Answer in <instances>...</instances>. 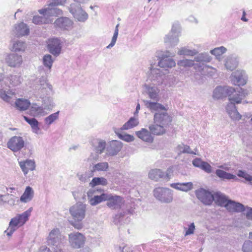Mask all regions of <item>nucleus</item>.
<instances>
[{
	"label": "nucleus",
	"mask_w": 252,
	"mask_h": 252,
	"mask_svg": "<svg viewBox=\"0 0 252 252\" xmlns=\"http://www.w3.org/2000/svg\"><path fill=\"white\" fill-rule=\"evenodd\" d=\"M86 212V205L81 202H78L71 206L69 213L73 220L69 221L70 224L75 228L80 230L83 227L81 221L85 218Z\"/></svg>",
	"instance_id": "1"
},
{
	"label": "nucleus",
	"mask_w": 252,
	"mask_h": 252,
	"mask_svg": "<svg viewBox=\"0 0 252 252\" xmlns=\"http://www.w3.org/2000/svg\"><path fill=\"white\" fill-rule=\"evenodd\" d=\"M0 97L4 101L10 103L11 105L15 104L16 107L21 111L27 110L31 105L29 100L19 98L16 99L15 92L12 90L6 91L3 90H0Z\"/></svg>",
	"instance_id": "2"
},
{
	"label": "nucleus",
	"mask_w": 252,
	"mask_h": 252,
	"mask_svg": "<svg viewBox=\"0 0 252 252\" xmlns=\"http://www.w3.org/2000/svg\"><path fill=\"white\" fill-rule=\"evenodd\" d=\"M47 244L54 252H63L62 242V235L60 229L54 228L49 233L47 238Z\"/></svg>",
	"instance_id": "3"
},
{
	"label": "nucleus",
	"mask_w": 252,
	"mask_h": 252,
	"mask_svg": "<svg viewBox=\"0 0 252 252\" xmlns=\"http://www.w3.org/2000/svg\"><path fill=\"white\" fill-rule=\"evenodd\" d=\"M181 35L180 25L178 22H174L170 32L165 35L164 41L166 45L172 47L178 44L179 37Z\"/></svg>",
	"instance_id": "4"
},
{
	"label": "nucleus",
	"mask_w": 252,
	"mask_h": 252,
	"mask_svg": "<svg viewBox=\"0 0 252 252\" xmlns=\"http://www.w3.org/2000/svg\"><path fill=\"white\" fill-rule=\"evenodd\" d=\"M89 198V202L92 206H95L97 204L106 201L108 197V193L104 192V190L98 188H91L87 192Z\"/></svg>",
	"instance_id": "5"
},
{
	"label": "nucleus",
	"mask_w": 252,
	"mask_h": 252,
	"mask_svg": "<svg viewBox=\"0 0 252 252\" xmlns=\"http://www.w3.org/2000/svg\"><path fill=\"white\" fill-rule=\"evenodd\" d=\"M153 192L155 198L161 203H170L173 201V191L169 188H156Z\"/></svg>",
	"instance_id": "6"
},
{
	"label": "nucleus",
	"mask_w": 252,
	"mask_h": 252,
	"mask_svg": "<svg viewBox=\"0 0 252 252\" xmlns=\"http://www.w3.org/2000/svg\"><path fill=\"white\" fill-rule=\"evenodd\" d=\"M174 53L168 51L160 52L158 53V65L159 67L164 68H172L176 65L175 61L171 57L174 56Z\"/></svg>",
	"instance_id": "7"
},
{
	"label": "nucleus",
	"mask_w": 252,
	"mask_h": 252,
	"mask_svg": "<svg viewBox=\"0 0 252 252\" xmlns=\"http://www.w3.org/2000/svg\"><path fill=\"white\" fill-rule=\"evenodd\" d=\"M248 95V92L246 90L241 88L237 89V92L235 94L229 97L230 103H228L226 107V110L228 114L236 109L235 104H239L241 102L242 100Z\"/></svg>",
	"instance_id": "8"
},
{
	"label": "nucleus",
	"mask_w": 252,
	"mask_h": 252,
	"mask_svg": "<svg viewBox=\"0 0 252 252\" xmlns=\"http://www.w3.org/2000/svg\"><path fill=\"white\" fill-rule=\"evenodd\" d=\"M35 90L36 94L41 98L53 94L52 85L47 82V78L44 77L39 79L38 84L35 86Z\"/></svg>",
	"instance_id": "9"
},
{
	"label": "nucleus",
	"mask_w": 252,
	"mask_h": 252,
	"mask_svg": "<svg viewBox=\"0 0 252 252\" xmlns=\"http://www.w3.org/2000/svg\"><path fill=\"white\" fill-rule=\"evenodd\" d=\"M154 65L152 63L151 64L148 79L154 85H159L164 83L165 75L159 69L154 68Z\"/></svg>",
	"instance_id": "10"
},
{
	"label": "nucleus",
	"mask_w": 252,
	"mask_h": 252,
	"mask_svg": "<svg viewBox=\"0 0 252 252\" xmlns=\"http://www.w3.org/2000/svg\"><path fill=\"white\" fill-rule=\"evenodd\" d=\"M69 10L73 15L74 18L79 22H85L88 19V14L82 8L79 4H71Z\"/></svg>",
	"instance_id": "11"
},
{
	"label": "nucleus",
	"mask_w": 252,
	"mask_h": 252,
	"mask_svg": "<svg viewBox=\"0 0 252 252\" xmlns=\"http://www.w3.org/2000/svg\"><path fill=\"white\" fill-rule=\"evenodd\" d=\"M212 60L211 57L207 53H202L198 54L194 58V61L199 63L198 64H195L194 68H196V66L198 67V70L203 73V70L204 69H207L208 68L213 69L215 70V68L212 67H210L208 65H206L204 63H209Z\"/></svg>",
	"instance_id": "12"
},
{
	"label": "nucleus",
	"mask_w": 252,
	"mask_h": 252,
	"mask_svg": "<svg viewBox=\"0 0 252 252\" xmlns=\"http://www.w3.org/2000/svg\"><path fill=\"white\" fill-rule=\"evenodd\" d=\"M237 92L232 87L228 86H218L214 90L213 97L215 99H221L227 96L229 97Z\"/></svg>",
	"instance_id": "13"
},
{
	"label": "nucleus",
	"mask_w": 252,
	"mask_h": 252,
	"mask_svg": "<svg viewBox=\"0 0 252 252\" xmlns=\"http://www.w3.org/2000/svg\"><path fill=\"white\" fill-rule=\"evenodd\" d=\"M172 121V117L167 113V110L156 112L154 116V122L167 128Z\"/></svg>",
	"instance_id": "14"
},
{
	"label": "nucleus",
	"mask_w": 252,
	"mask_h": 252,
	"mask_svg": "<svg viewBox=\"0 0 252 252\" xmlns=\"http://www.w3.org/2000/svg\"><path fill=\"white\" fill-rule=\"evenodd\" d=\"M68 241L72 248L79 249L84 246L86 238L80 232H72L68 235Z\"/></svg>",
	"instance_id": "15"
},
{
	"label": "nucleus",
	"mask_w": 252,
	"mask_h": 252,
	"mask_svg": "<svg viewBox=\"0 0 252 252\" xmlns=\"http://www.w3.org/2000/svg\"><path fill=\"white\" fill-rule=\"evenodd\" d=\"M195 194L197 199L205 205H210L213 202V194L203 188L196 189Z\"/></svg>",
	"instance_id": "16"
},
{
	"label": "nucleus",
	"mask_w": 252,
	"mask_h": 252,
	"mask_svg": "<svg viewBox=\"0 0 252 252\" xmlns=\"http://www.w3.org/2000/svg\"><path fill=\"white\" fill-rule=\"evenodd\" d=\"M231 83L234 85L244 86L247 83V76L244 70H237L230 76Z\"/></svg>",
	"instance_id": "17"
},
{
	"label": "nucleus",
	"mask_w": 252,
	"mask_h": 252,
	"mask_svg": "<svg viewBox=\"0 0 252 252\" xmlns=\"http://www.w3.org/2000/svg\"><path fill=\"white\" fill-rule=\"evenodd\" d=\"M24 146L25 141L21 136H14L7 142V147L14 152L19 151Z\"/></svg>",
	"instance_id": "18"
},
{
	"label": "nucleus",
	"mask_w": 252,
	"mask_h": 252,
	"mask_svg": "<svg viewBox=\"0 0 252 252\" xmlns=\"http://www.w3.org/2000/svg\"><path fill=\"white\" fill-rule=\"evenodd\" d=\"M62 42L58 38H53L49 39L48 49L51 54L57 57L61 52Z\"/></svg>",
	"instance_id": "19"
},
{
	"label": "nucleus",
	"mask_w": 252,
	"mask_h": 252,
	"mask_svg": "<svg viewBox=\"0 0 252 252\" xmlns=\"http://www.w3.org/2000/svg\"><path fill=\"white\" fill-rule=\"evenodd\" d=\"M108 196L106 205L111 209L121 208L124 205V200L123 197L118 195H113L111 194H108Z\"/></svg>",
	"instance_id": "20"
},
{
	"label": "nucleus",
	"mask_w": 252,
	"mask_h": 252,
	"mask_svg": "<svg viewBox=\"0 0 252 252\" xmlns=\"http://www.w3.org/2000/svg\"><path fill=\"white\" fill-rule=\"evenodd\" d=\"M39 14H45L48 18L51 20H53L52 17L58 16L62 14V10L58 7L56 5H50V3L47 8L41 9L38 10Z\"/></svg>",
	"instance_id": "21"
},
{
	"label": "nucleus",
	"mask_w": 252,
	"mask_h": 252,
	"mask_svg": "<svg viewBox=\"0 0 252 252\" xmlns=\"http://www.w3.org/2000/svg\"><path fill=\"white\" fill-rule=\"evenodd\" d=\"M54 24L56 29L61 30H67L71 27L72 22L67 17H61L57 19Z\"/></svg>",
	"instance_id": "22"
},
{
	"label": "nucleus",
	"mask_w": 252,
	"mask_h": 252,
	"mask_svg": "<svg viewBox=\"0 0 252 252\" xmlns=\"http://www.w3.org/2000/svg\"><path fill=\"white\" fill-rule=\"evenodd\" d=\"M122 146L121 142L117 140L112 141L106 147V154L111 156L116 155L120 151Z\"/></svg>",
	"instance_id": "23"
},
{
	"label": "nucleus",
	"mask_w": 252,
	"mask_h": 252,
	"mask_svg": "<svg viewBox=\"0 0 252 252\" xmlns=\"http://www.w3.org/2000/svg\"><path fill=\"white\" fill-rule=\"evenodd\" d=\"M5 61L9 66L17 67L20 66L22 63V57L21 55L12 53L7 56Z\"/></svg>",
	"instance_id": "24"
},
{
	"label": "nucleus",
	"mask_w": 252,
	"mask_h": 252,
	"mask_svg": "<svg viewBox=\"0 0 252 252\" xmlns=\"http://www.w3.org/2000/svg\"><path fill=\"white\" fill-rule=\"evenodd\" d=\"M13 32L17 37L28 35L29 29L27 25L23 22L15 25L13 30Z\"/></svg>",
	"instance_id": "25"
},
{
	"label": "nucleus",
	"mask_w": 252,
	"mask_h": 252,
	"mask_svg": "<svg viewBox=\"0 0 252 252\" xmlns=\"http://www.w3.org/2000/svg\"><path fill=\"white\" fill-rule=\"evenodd\" d=\"M19 164L25 175H26L29 171L34 170L35 168V162L32 159L19 161Z\"/></svg>",
	"instance_id": "26"
},
{
	"label": "nucleus",
	"mask_w": 252,
	"mask_h": 252,
	"mask_svg": "<svg viewBox=\"0 0 252 252\" xmlns=\"http://www.w3.org/2000/svg\"><path fill=\"white\" fill-rule=\"evenodd\" d=\"M106 142L101 139H94L92 141L94 151L97 154H101L106 149Z\"/></svg>",
	"instance_id": "27"
},
{
	"label": "nucleus",
	"mask_w": 252,
	"mask_h": 252,
	"mask_svg": "<svg viewBox=\"0 0 252 252\" xmlns=\"http://www.w3.org/2000/svg\"><path fill=\"white\" fill-rule=\"evenodd\" d=\"M224 65L227 70L232 71L238 64V59L235 55H230L225 59Z\"/></svg>",
	"instance_id": "28"
},
{
	"label": "nucleus",
	"mask_w": 252,
	"mask_h": 252,
	"mask_svg": "<svg viewBox=\"0 0 252 252\" xmlns=\"http://www.w3.org/2000/svg\"><path fill=\"white\" fill-rule=\"evenodd\" d=\"M225 208L231 212H241L245 211V206L243 204L230 200L225 204Z\"/></svg>",
	"instance_id": "29"
},
{
	"label": "nucleus",
	"mask_w": 252,
	"mask_h": 252,
	"mask_svg": "<svg viewBox=\"0 0 252 252\" xmlns=\"http://www.w3.org/2000/svg\"><path fill=\"white\" fill-rule=\"evenodd\" d=\"M136 135L144 141L148 143H152L153 141V137L150 131L146 128H142L140 130L136 131Z\"/></svg>",
	"instance_id": "30"
},
{
	"label": "nucleus",
	"mask_w": 252,
	"mask_h": 252,
	"mask_svg": "<svg viewBox=\"0 0 252 252\" xmlns=\"http://www.w3.org/2000/svg\"><path fill=\"white\" fill-rule=\"evenodd\" d=\"M144 102L145 106L152 112L154 111H156V112H162L166 109L163 105L158 102H151L148 100H144Z\"/></svg>",
	"instance_id": "31"
},
{
	"label": "nucleus",
	"mask_w": 252,
	"mask_h": 252,
	"mask_svg": "<svg viewBox=\"0 0 252 252\" xmlns=\"http://www.w3.org/2000/svg\"><path fill=\"white\" fill-rule=\"evenodd\" d=\"M149 129L151 134L156 135H161L166 132V128L161 125L154 123V124L149 126Z\"/></svg>",
	"instance_id": "32"
},
{
	"label": "nucleus",
	"mask_w": 252,
	"mask_h": 252,
	"mask_svg": "<svg viewBox=\"0 0 252 252\" xmlns=\"http://www.w3.org/2000/svg\"><path fill=\"white\" fill-rule=\"evenodd\" d=\"M213 201L220 206H224L229 200H228L226 196L220 192H216L213 194Z\"/></svg>",
	"instance_id": "33"
},
{
	"label": "nucleus",
	"mask_w": 252,
	"mask_h": 252,
	"mask_svg": "<svg viewBox=\"0 0 252 252\" xmlns=\"http://www.w3.org/2000/svg\"><path fill=\"white\" fill-rule=\"evenodd\" d=\"M170 187L177 190L187 192L192 189L193 184L191 182L177 183L170 184Z\"/></svg>",
	"instance_id": "34"
},
{
	"label": "nucleus",
	"mask_w": 252,
	"mask_h": 252,
	"mask_svg": "<svg viewBox=\"0 0 252 252\" xmlns=\"http://www.w3.org/2000/svg\"><path fill=\"white\" fill-rule=\"evenodd\" d=\"M33 195L34 191L32 188L28 186L26 188L23 194L20 197V201L23 203H27L32 200Z\"/></svg>",
	"instance_id": "35"
},
{
	"label": "nucleus",
	"mask_w": 252,
	"mask_h": 252,
	"mask_svg": "<svg viewBox=\"0 0 252 252\" xmlns=\"http://www.w3.org/2000/svg\"><path fill=\"white\" fill-rule=\"evenodd\" d=\"M41 15H35L32 18V22L36 25L47 24L51 23L52 20H51L45 15V14H40Z\"/></svg>",
	"instance_id": "36"
},
{
	"label": "nucleus",
	"mask_w": 252,
	"mask_h": 252,
	"mask_svg": "<svg viewBox=\"0 0 252 252\" xmlns=\"http://www.w3.org/2000/svg\"><path fill=\"white\" fill-rule=\"evenodd\" d=\"M216 174L217 176L222 180H237L238 179L236 176L232 174L226 172L224 170L221 169H217L216 171Z\"/></svg>",
	"instance_id": "37"
},
{
	"label": "nucleus",
	"mask_w": 252,
	"mask_h": 252,
	"mask_svg": "<svg viewBox=\"0 0 252 252\" xmlns=\"http://www.w3.org/2000/svg\"><path fill=\"white\" fill-rule=\"evenodd\" d=\"M24 119L31 126L33 132L38 133L40 128L38 126L39 123L38 121L34 118H29L28 116H24Z\"/></svg>",
	"instance_id": "38"
},
{
	"label": "nucleus",
	"mask_w": 252,
	"mask_h": 252,
	"mask_svg": "<svg viewBox=\"0 0 252 252\" xmlns=\"http://www.w3.org/2000/svg\"><path fill=\"white\" fill-rule=\"evenodd\" d=\"M44 110L43 106H40L36 104H33L30 111L31 115L38 117L44 115Z\"/></svg>",
	"instance_id": "39"
},
{
	"label": "nucleus",
	"mask_w": 252,
	"mask_h": 252,
	"mask_svg": "<svg viewBox=\"0 0 252 252\" xmlns=\"http://www.w3.org/2000/svg\"><path fill=\"white\" fill-rule=\"evenodd\" d=\"M145 87L146 89L147 94L150 98L158 101V91L157 87H151L148 85H145Z\"/></svg>",
	"instance_id": "40"
},
{
	"label": "nucleus",
	"mask_w": 252,
	"mask_h": 252,
	"mask_svg": "<svg viewBox=\"0 0 252 252\" xmlns=\"http://www.w3.org/2000/svg\"><path fill=\"white\" fill-rule=\"evenodd\" d=\"M139 124V121L134 117H131L120 128V130H128L131 129Z\"/></svg>",
	"instance_id": "41"
},
{
	"label": "nucleus",
	"mask_w": 252,
	"mask_h": 252,
	"mask_svg": "<svg viewBox=\"0 0 252 252\" xmlns=\"http://www.w3.org/2000/svg\"><path fill=\"white\" fill-rule=\"evenodd\" d=\"M42 99V106L44 109L52 110L55 106L53 98L50 96H47Z\"/></svg>",
	"instance_id": "42"
},
{
	"label": "nucleus",
	"mask_w": 252,
	"mask_h": 252,
	"mask_svg": "<svg viewBox=\"0 0 252 252\" xmlns=\"http://www.w3.org/2000/svg\"><path fill=\"white\" fill-rule=\"evenodd\" d=\"M163 172L160 169H152L149 173V178L153 180L158 181L159 179H163Z\"/></svg>",
	"instance_id": "43"
},
{
	"label": "nucleus",
	"mask_w": 252,
	"mask_h": 252,
	"mask_svg": "<svg viewBox=\"0 0 252 252\" xmlns=\"http://www.w3.org/2000/svg\"><path fill=\"white\" fill-rule=\"evenodd\" d=\"M122 130H120V129L115 130V133L120 139L127 142H130L134 141V137L133 135L126 133L123 134L121 133Z\"/></svg>",
	"instance_id": "44"
},
{
	"label": "nucleus",
	"mask_w": 252,
	"mask_h": 252,
	"mask_svg": "<svg viewBox=\"0 0 252 252\" xmlns=\"http://www.w3.org/2000/svg\"><path fill=\"white\" fill-rule=\"evenodd\" d=\"M107 184V180L103 177H94L90 183V186L92 188H95V187L98 185L105 186Z\"/></svg>",
	"instance_id": "45"
},
{
	"label": "nucleus",
	"mask_w": 252,
	"mask_h": 252,
	"mask_svg": "<svg viewBox=\"0 0 252 252\" xmlns=\"http://www.w3.org/2000/svg\"><path fill=\"white\" fill-rule=\"evenodd\" d=\"M59 114L60 111H58L54 113L50 114L48 116L45 118V124L48 126H50V125L53 124L55 121L59 119Z\"/></svg>",
	"instance_id": "46"
},
{
	"label": "nucleus",
	"mask_w": 252,
	"mask_h": 252,
	"mask_svg": "<svg viewBox=\"0 0 252 252\" xmlns=\"http://www.w3.org/2000/svg\"><path fill=\"white\" fill-rule=\"evenodd\" d=\"M94 176L93 171H89L83 173H78L77 176L80 181L83 183L87 182L90 178Z\"/></svg>",
	"instance_id": "47"
},
{
	"label": "nucleus",
	"mask_w": 252,
	"mask_h": 252,
	"mask_svg": "<svg viewBox=\"0 0 252 252\" xmlns=\"http://www.w3.org/2000/svg\"><path fill=\"white\" fill-rule=\"evenodd\" d=\"M197 53L198 52L196 50H190L186 47L181 48L178 52L179 55L190 56H193L196 55Z\"/></svg>",
	"instance_id": "48"
},
{
	"label": "nucleus",
	"mask_w": 252,
	"mask_h": 252,
	"mask_svg": "<svg viewBox=\"0 0 252 252\" xmlns=\"http://www.w3.org/2000/svg\"><path fill=\"white\" fill-rule=\"evenodd\" d=\"M177 150L179 154H190L193 155H197V154L192 151L190 148L189 146L184 145L183 144L179 145L177 147Z\"/></svg>",
	"instance_id": "49"
},
{
	"label": "nucleus",
	"mask_w": 252,
	"mask_h": 252,
	"mask_svg": "<svg viewBox=\"0 0 252 252\" xmlns=\"http://www.w3.org/2000/svg\"><path fill=\"white\" fill-rule=\"evenodd\" d=\"M13 50L15 52H23L26 48V43L20 40H17L13 43Z\"/></svg>",
	"instance_id": "50"
},
{
	"label": "nucleus",
	"mask_w": 252,
	"mask_h": 252,
	"mask_svg": "<svg viewBox=\"0 0 252 252\" xmlns=\"http://www.w3.org/2000/svg\"><path fill=\"white\" fill-rule=\"evenodd\" d=\"M237 176L239 177L242 178L249 182V184L252 185V175L248 174L246 171L239 170L237 173Z\"/></svg>",
	"instance_id": "51"
},
{
	"label": "nucleus",
	"mask_w": 252,
	"mask_h": 252,
	"mask_svg": "<svg viewBox=\"0 0 252 252\" xmlns=\"http://www.w3.org/2000/svg\"><path fill=\"white\" fill-rule=\"evenodd\" d=\"M108 163L107 162H99L93 166V171H104L108 168Z\"/></svg>",
	"instance_id": "52"
},
{
	"label": "nucleus",
	"mask_w": 252,
	"mask_h": 252,
	"mask_svg": "<svg viewBox=\"0 0 252 252\" xmlns=\"http://www.w3.org/2000/svg\"><path fill=\"white\" fill-rule=\"evenodd\" d=\"M53 60L51 55L49 54L45 55L43 58V63L45 66L51 69L53 63Z\"/></svg>",
	"instance_id": "53"
},
{
	"label": "nucleus",
	"mask_w": 252,
	"mask_h": 252,
	"mask_svg": "<svg viewBox=\"0 0 252 252\" xmlns=\"http://www.w3.org/2000/svg\"><path fill=\"white\" fill-rule=\"evenodd\" d=\"M226 49L223 46L217 47L210 51L211 54L215 55L217 58L226 52Z\"/></svg>",
	"instance_id": "54"
},
{
	"label": "nucleus",
	"mask_w": 252,
	"mask_h": 252,
	"mask_svg": "<svg viewBox=\"0 0 252 252\" xmlns=\"http://www.w3.org/2000/svg\"><path fill=\"white\" fill-rule=\"evenodd\" d=\"M119 24H118L116 25V27H115V32H114L113 36L112 37V40H111V42L106 47V48L107 49H110V48H111L112 47H113L115 45V44L116 43V42L117 41L118 35V33H119V29H118V28H119Z\"/></svg>",
	"instance_id": "55"
},
{
	"label": "nucleus",
	"mask_w": 252,
	"mask_h": 252,
	"mask_svg": "<svg viewBox=\"0 0 252 252\" xmlns=\"http://www.w3.org/2000/svg\"><path fill=\"white\" fill-rule=\"evenodd\" d=\"M194 61V60H191L183 59L178 62V65L184 67H190L195 65Z\"/></svg>",
	"instance_id": "56"
},
{
	"label": "nucleus",
	"mask_w": 252,
	"mask_h": 252,
	"mask_svg": "<svg viewBox=\"0 0 252 252\" xmlns=\"http://www.w3.org/2000/svg\"><path fill=\"white\" fill-rule=\"evenodd\" d=\"M29 213L24 212L18 215L17 218L20 223V225H23L29 219Z\"/></svg>",
	"instance_id": "57"
},
{
	"label": "nucleus",
	"mask_w": 252,
	"mask_h": 252,
	"mask_svg": "<svg viewBox=\"0 0 252 252\" xmlns=\"http://www.w3.org/2000/svg\"><path fill=\"white\" fill-rule=\"evenodd\" d=\"M173 167L170 166L166 170L165 173L163 172V179L165 181L169 180L173 176Z\"/></svg>",
	"instance_id": "58"
},
{
	"label": "nucleus",
	"mask_w": 252,
	"mask_h": 252,
	"mask_svg": "<svg viewBox=\"0 0 252 252\" xmlns=\"http://www.w3.org/2000/svg\"><path fill=\"white\" fill-rule=\"evenodd\" d=\"M242 250L244 252H252V242L246 241L243 244Z\"/></svg>",
	"instance_id": "59"
},
{
	"label": "nucleus",
	"mask_w": 252,
	"mask_h": 252,
	"mask_svg": "<svg viewBox=\"0 0 252 252\" xmlns=\"http://www.w3.org/2000/svg\"><path fill=\"white\" fill-rule=\"evenodd\" d=\"M228 115L230 118L234 120H239L241 119V115L238 112L237 109L231 112H230L228 113Z\"/></svg>",
	"instance_id": "60"
},
{
	"label": "nucleus",
	"mask_w": 252,
	"mask_h": 252,
	"mask_svg": "<svg viewBox=\"0 0 252 252\" xmlns=\"http://www.w3.org/2000/svg\"><path fill=\"white\" fill-rule=\"evenodd\" d=\"M200 168L207 173H210L212 172L211 166L208 162L205 161H204Z\"/></svg>",
	"instance_id": "61"
},
{
	"label": "nucleus",
	"mask_w": 252,
	"mask_h": 252,
	"mask_svg": "<svg viewBox=\"0 0 252 252\" xmlns=\"http://www.w3.org/2000/svg\"><path fill=\"white\" fill-rule=\"evenodd\" d=\"M195 229V226L194 223L193 222L191 223L189 225L188 229L186 231L185 236H188L191 235L194 233V230Z\"/></svg>",
	"instance_id": "62"
},
{
	"label": "nucleus",
	"mask_w": 252,
	"mask_h": 252,
	"mask_svg": "<svg viewBox=\"0 0 252 252\" xmlns=\"http://www.w3.org/2000/svg\"><path fill=\"white\" fill-rule=\"evenodd\" d=\"M204 162L201 158H195L192 161V164L195 167H197L198 168H200L203 163Z\"/></svg>",
	"instance_id": "63"
},
{
	"label": "nucleus",
	"mask_w": 252,
	"mask_h": 252,
	"mask_svg": "<svg viewBox=\"0 0 252 252\" xmlns=\"http://www.w3.org/2000/svg\"><path fill=\"white\" fill-rule=\"evenodd\" d=\"M16 227L13 226L9 225V227L5 231V233H6V235L8 236H10L13 233V232L16 230Z\"/></svg>",
	"instance_id": "64"
}]
</instances>
